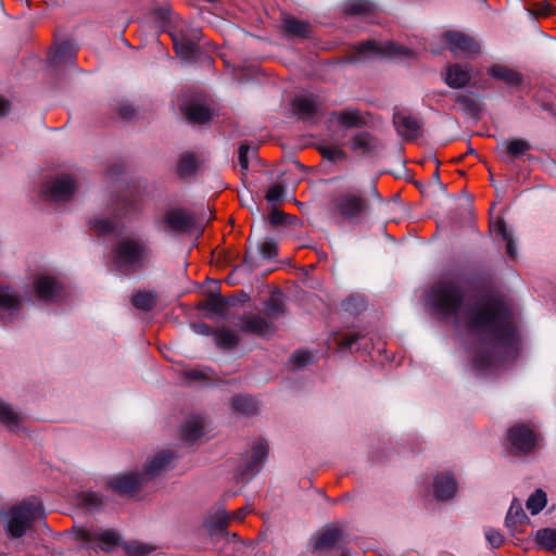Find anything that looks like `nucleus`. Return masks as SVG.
<instances>
[{"instance_id":"nucleus-1","label":"nucleus","mask_w":556,"mask_h":556,"mask_svg":"<svg viewBox=\"0 0 556 556\" xmlns=\"http://www.w3.org/2000/svg\"><path fill=\"white\" fill-rule=\"evenodd\" d=\"M428 301L441 318L453 317L475 340L472 365L483 374L513 361L519 351V336L509 309L497 301H466L458 281L434 283Z\"/></svg>"},{"instance_id":"nucleus-2","label":"nucleus","mask_w":556,"mask_h":556,"mask_svg":"<svg viewBox=\"0 0 556 556\" xmlns=\"http://www.w3.org/2000/svg\"><path fill=\"white\" fill-rule=\"evenodd\" d=\"M45 517L39 502L25 501L11 507L7 514L5 532L10 539H21L34 523Z\"/></svg>"},{"instance_id":"nucleus-3","label":"nucleus","mask_w":556,"mask_h":556,"mask_svg":"<svg viewBox=\"0 0 556 556\" xmlns=\"http://www.w3.org/2000/svg\"><path fill=\"white\" fill-rule=\"evenodd\" d=\"M368 210V201L361 192L342 191L333 194L328 211L333 217L350 223L358 222Z\"/></svg>"},{"instance_id":"nucleus-4","label":"nucleus","mask_w":556,"mask_h":556,"mask_svg":"<svg viewBox=\"0 0 556 556\" xmlns=\"http://www.w3.org/2000/svg\"><path fill=\"white\" fill-rule=\"evenodd\" d=\"M150 250L141 239L125 238L115 248V264L118 268L132 271L143 267Z\"/></svg>"},{"instance_id":"nucleus-5","label":"nucleus","mask_w":556,"mask_h":556,"mask_svg":"<svg viewBox=\"0 0 556 556\" xmlns=\"http://www.w3.org/2000/svg\"><path fill=\"white\" fill-rule=\"evenodd\" d=\"M410 54L412 52L408 49L392 41L367 40L354 47V50L348 56V62H364L374 58H402Z\"/></svg>"},{"instance_id":"nucleus-6","label":"nucleus","mask_w":556,"mask_h":556,"mask_svg":"<svg viewBox=\"0 0 556 556\" xmlns=\"http://www.w3.org/2000/svg\"><path fill=\"white\" fill-rule=\"evenodd\" d=\"M177 55L186 61H193L198 54L197 41L201 30L188 25L181 26L170 34Z\"/></svg>"},{"instance_id":"nucleus-7","label":"nucleus","mask_w":556,"mask_h":556,"mask_svg":"<svg viewBox=\"0 0 556 556\" xmlns=\"http://www.w3.org/2000/svg\"><path fill=\"white\" fill-rule=\"evenodd\" d=\"M507 440L518 454H529L539 444V434L528 425L516 424L507 431Z\"/></svg>"},{"instance_id":"nucleus-8","label":"nucleus","mask_w":556,"mask_h":556,"mask_svg":"<svg viewBox=\"0 0 556 556\" xmlns=\"http://www.w3.org/2000/svg\"><path fill=\"white\" fill-rule=\"evenodd\" d=\"M76 190V181L70 175H58L49 179L42 187L41 193L45 199L59 202L67 201Z\"/></svg>"},{"instance_id":"nucleus-9","label":"nucleus","mask_w":556,"mask_h":556,"mask_svg":"<svg viewBox=\"0 0 556 556\" xmlns=\"http://www.w3.org/2000/svg\"><path fill=\"white\" fill-rule=\"evenodd\" d=\"M21 295L10 286L0 283V323L13 320L22 308Z\"/></svg>"},{"instance_id":"nucleus-10","label":"nucleus","mask_w":556,"mask_h":556,"mask_svg":"<svg viewBox=\"0 0 556 556\" xmlns=\"http://www.w3.org/2000/svg\"><path fill=\"white\" fill-rule=\"evenodd\" d=\"M144 483V477L139 472L121 473L108 480L109 489L119 495L136 493Z\"/></svg>"},{"instance_id":"nucleus-11","label":"nucleus","mask_w":556,"mask_h":556,"mask_svg":"<svg viewBox=\"0 0 556 556\" xmlns=\"http://www.w3.org/2000/svg\"><path fill=\"white\" fill-rule=\"evenodd\" d=\"M350 150L361 156H374L383 149L380 139L368 131L355 134L349 143Z\"/></svg>"},{"instance_id":"nucleus-12","label":"nucleus","mask_w":556,"mask_h":556,"mask_svg":"<svg viewBox=\"0 0 556 556\" xmlns=\"http://www.w3.org/2000/svg\"><path fill=\"white\" fill-rule=\"evenodd\" d=\"M450 50L455 55L472 56L480 53V45L470 36L459 31H447L444 35Z\"/></svg>"},{"instance_id":"nucleus-13","label":"nucleus","mask_w":556,"mask_h":556,"mask_svg":"<svg viewBox=\"0 0 556 556\" xmlns=\"http://www.w3.org/2000/svg\"><path fill=\"white\" fill-rule=\"evenodd\" d=\"M486 74L508 88H519L523 85L522 74L503 63H492L486 67Z\"/></svg>"},{"instance_id":"nucleus-14","label":"nucleus","mask_w":556,"mask_h":556,"mask_svg":"<svg viewBox=\"0 0 556 556\" xmlns=\"http://www.w3.org/2000/svg\"><path fill=\"white\" fill-rule=\"evenodd\" d=\"M163 222L175 232H186L195 226L194 215L182 208L168 210L163 216Z\"/></svg>"},{"instance_id":"nucleus-15","label":"nucleus","mask_w":556,"mask_h":556,"mask_svg":"<svg viewBox=\"0 0 556 556\" xmlns=\"http://www.w3.org/2000/svg\"><path fill=\"white\" fill-rule=\"evenodd\" d=\"M531 149L529 141L522 138H515L503 141L497 146L498 157L504 163H513L517 157L523 155Z\"/></svg>"},{"instance_id":"nucleus-16","label":"nucleus","mask_w":556,"mask_h":556,"mask_svg":"<svg viewBox=\"0 0 556 556\" xmlns=\"http://www.w3.org/2000/svg\"><path fill=\"white\" fill-rule=\"evenodd\" d=\"M268 445L264 440H260L252 447L250 459L248 463L241 468L240 475L241 477L250 479L255 476L261 468L263 467L264 460L267 457Z\"/></svg>"},{"instance_id":"nucleus-17","label":"nucleus","mask_w":556,"mask_h":556,"mask_svg":"<svg viewBox=\"0 0 556 556\" xmlns=\"http://www.w3.org/2000/svg\"><path fill=\"white\" fill-rule=\"evenodd\" d=\"M240 329L243 332L257 336H267L275 330L273 321L260 315H243L239 318Z\"/></svg>"},{"instance_id":"nucleus-18","label":"nucleus","mask_w":556,"mask_h":556,"mask_svg":"<svg viewBox=\"0 0 556 556\" xmlns=\"http://www.w3.org/2000/svg\"><path fill=\"white\" fill-rule=\"evenodd\" d=\"M471 71L470 65H460L458 63L448 64L446 66L444 81L451 88H464L470 83Z\"/></svg>"},{"instance_id":"nucleus-19","label":"nucleus","mask_w":556,"mask_h":556,"mask_svg":"<svg viewBox=\"0 0 556 556\" xmlns=\"http://www.w3.org/2000/svg\"><path fill=\"white\" fill-rule=\"evenodd\" d=\"M173 457L174 455L169 451H161L156 453L144 464V469L141 472L142 477H144V481L148 482L149 480L165 471L168 468Z\"/></svg>"},{"instance_id":"nucleus-20","label":"nucleus","mask_w":556,"mask_h":556,"mask_svg":"<svg viewBox=\"0 0 556 556\" xmlns=\"http://www.w3.org/2000/svg\"><path fill=\"white\" fill-rule=\"evenodd\" d=\"M529 522V518L526 515L520 502L514 500L510 504L508 513L505 518V526L509 531L515 534L525 531L526 525Z\"/></svg>"},{"instance_id":"nucleus-21","label":"nucleus","mask_w":556,"mask_h":556,"mask_svg":"<svg viewBox=\"0 0 556 556\" xmlns=\"http://www.w3.org/2000/svg\"><path fill=\"white\" fill-rule=\"evenodd\" d=\"M318 99L314 94H299L292 101L294 113L302 119H311L318 109Z\"/></svg>"},{"instance_id":"nucleus-22","label":"nucleus","mask_w":556,"mask_h":556,"mask_svg":"<svg viewBox=\"0 0 556 556\" xmlns=\"http://www.w3.org/2000/svg\"><path fill=\"white\" fill-rule=\"evenodd\" d=\"M34 289L38 299L53 301L59 294V283L51 276H39L34 281Z\"/></svg>"},{"instance_id":"nucleus-23","label":"nucleus","mask_w":556,"mask_h":556,"mask_svg":"<svg viewBox=\"0 0 556 556\" xmlns=\"http://www.w3.org/2000/svg\"><path fill=\"white\" fill-rule=\"evenodd\" d=\"M230 521V514L224 508H218L204 520V527L211 535L225 534Z\"/></svg>"},{"instance_id":"nucleus-24","label":"nucleus","mask_w":556,"mask_h":556,"mask_svg":"<svg viewBox=\"0 0 556 556\" xmlns=\"http://www.w3.org/2000/svg\"><path fill=\"white\" fill-rule=\"evenodd\" d=\"M434 495L439 501H446L454 496L457 486L450 475H438L433 481Z\"/></svg>"},{"instance_id":"nucleus-25","label":"nucleus","mask_w":556,"mask_h":556,"mask_svg":"<svg viewBox=\"0 0 556 556\" xmlns=\"http://www.w3.org/2000/svg\"><path fill=\"white\" fill-rule=\"evenodd\" d=\"M394 124L399 134L409 139L417 137L421 127L420 121L410 115H395Z\"/></svg>"},{"instance_id":"nucleus-26","label":"nucleus","mask_w":556,"mask_h":556,"mask_svg":"<svg viewBox=\"0 0 556 556\" xmlns=\"http://www.w3.org/2000/svg\"><path fill=\"white\" fill-rule=\"evenodd\" d=\"M204 433V421L199 416L188 418L181 426V439L185 442H194Z\"/></svg>"},{"instance_id":"nucleus-27","label":"nucleus","mask_w":556,"mask_h":556,"mask_svg":"<svg viewBox=\"0 0 556 556\" xmlns=\"http://www.w3.org/2000/svg\"><path fill=\"white\" fill-rule=\"evenodd\" d=\"M184 113L186 118L193 124H204L208 122L213 113L208 106L198 103L191 102L185 105Z\"/></svg>"},{"instance_id":"nucleus-28","label":"nucleus","mask_w":556,"mask_h":556,"mask_svg":"<svg viewBox=\"0 0 556 556\" xmlns=\"http://www.w3.org/2000/svg\"><path fill=\"white\" fill-rule=\"evenodd\" d=\"M0 422L12 432L20 429L23 422V416L17 413L10 404L0 402Z\"/></svg>"},{"instance_id":"nucleus-29","label":"nucleus","mask_w":556,"mask_h":556,"mask_svg":"<svg viewBox=\"0 0 556 556\" xmlns=\"http://www.w3.org/2000/svg\"><path fill=\"white\" fill-rule=\"evenodd\" d=\"M76 47L70 41L62 42L50 55V62L53 66H60L72 61L76 54Z\"/></svg>"},{"instance_id":"nucleus-30","label":"nucleus","mask_w":556,"mask_h":556,"mask_svg":"<svg viewBox=\"0 0 556 556\" xmlns=\"http://www.w3.org/2000/svg\"><path fill=\"white\" fill-rule=\"evenodd\" d=\"M331 117L336 118V121L345 128L361 127L366 124L357 110L332 112Z\"/></svg>"},{"instance_id":"nucleus-31","label":"nucleus","mask_w":556,"mask_h":556,"mask_svg":"<svg viewBox=\"0 0 556 556\" xmlns=\"http://www.w3.org/2000/svg\"><path fill=\"white\" fill-rule=\"evenodd\" d=\"M231 407L235 413L243 416L255 415L258 410L257 402L249 395H236L231 400Z\"/></svg>"},{"instance_id":"nucleus-32","label":"nucleus","mask_w":556,"mask_h":556,"mask_svg":"<svg viewBox=\"0 0 556 556\" xmlns=\"http://www.w3.org/2000/svg\"><path fill=\"white\" fill-rule=\"evenodd\" d=\"M215 344L222 350H232L239 343V336L227 327L214 331Z\"/></svg>"},{"instance_id":"nucleus-33","label":"nucleus","mask_w":556,"mask_h":556,"mask_svg":"<svg viewBox=\"0 0 556 556\" xmlns=\"http://www.w3.org/2000/svg\"><path fill=\"white\" fill-rule=\"evenodd\" d=\"M83 539L86 541L96 540L103 544L101 546L102 549L109 551L111 547H114L119 544V535L116 531L112 529L103 530L101 532L94 533L91 535L89 532H85Z\"/></svg>"},{"instance_id":"nucleus-34","label":"nucleus","mask_w":556,"mask_h":556,"mask_svg":"<svg viewBox=\"0 0 556 556\" xmlns=\"http://www.w3.org/2000/svg\"><path fill=\"white\" fill-rule=\"evenodd\" d=\"M131 303L137 309L150 312L157 304V294L154 291H138L131 296Z\"/></svg>"},{"instance_id":"nucleus-35","label":"nucleus","mask_w":556,"mask_h":556,"mask_svg":"<svg viewBox=\"0 0 556 556\" xmlns=\"http://www.w3.org/2000/svg\"><path fill=\"white\" fill-rule=\"evenodd\" d=\"M342 533L337 528H329L323 531L314 542L315 549H328L333 547L341 539Z\"/></svg>"},{"instance_id":"nucleus-36","label":"nucleus","mask_w":556,"mask_h":556,"mask_svg":"<svg viewBox=\"0 0 556 556\" xmlns=\"http://www.w3.org/2000/svg\"><path fill=\"white\" fill-rule=\"evenodd\" d=\"M282 27L291 36L305 38L309 35V24L291 16L282 20Z\"/></svg>"},{"instance_id":"nucleus-37","label":"nucleus","mask_w":556,"mask_h":556,"mask_svg":"<svg viewBox=\"0 0 556 556\" xmlns=\"http://www.w3.org/2000/svg\"><path fill=\"white\" fill-rule=\"evenodd\" d=\"M375 5L368 0H350L344 3V13L348 15L362 16L374 11Z\"/></svg>"},{"instance_id":"nucleus-38","label":"nucleus","mask_w":556,"mask_h":556,"mask_svg":"<svg viewBox=\"0 0 556 556\" xmlns=\"http://www.w3.org/2000/svg\"><path fill=\"white\" fill-rule=\"evenodd\" d=\"M264 312L269 319H277L285 314V304L280 293L273 294L265 302Z\"/></svg>"},{"instance_id":"nucleus-39","label":"nucleus","mask_w":556,"mask_h":556,"mask_svg":"<svg viewBox=\"0 0 556 556\" xmlns=\"http://www.w3.org/2000/svg\"><path fill=\"white\" fill-rule=\"evenodd\" d=\"M455 101L460 105V109L464 111V113L469 116L476 117L481 111L480 103L471 96L457 94L455 97Z\"/></svg>"},{"instance_id":"nucleus-40","label":"nucleus","mask_w":556,"mask_h":556,"mask_svg":"<svg viewBox=\"0 0 556 556\" xmlns=\"http://www.w3.org/2000/svg\"><path fill=\"white\" fill-rule=\"evenodd\" d=\"M198 166L197 157L192 153H184L177 163V170L181 177L192 175Z\"/></svg>"},{"instance_id":"nucleus-41","label":"nucleus","mask_w":556,"mask_h":556,"mask_svg":"<svg viewBox=\"0 0 556 556\" xmlns=\"http://www.w3.org/2000/svg\"><path fill=\"white\" fill-rule=\"evenodd\" d=\"M546 503V493L539 489L533 494L530 495L526 503V506L532 515H536L545 507Z\"/></svg>"},{"instance_id":"nucleus-42","label":"nucleus","mask_w":556,"mask_h":556,"mask_svg":"<svg viewBox=\"0 0 556 556\" xmlns=\"http://www.w3.org/2000/svg\"><path fill=\"white\" fill-rule=\"evenodd\" d=\"M536 543L546 549H554L556 547V530L541 529L535 535Z\"/></svg>"},{"instance_id":"nucleus-43","label":"nucleus","mask_w":556,"mask_h":556,"mask_svg":"<svg viewBox=\"0 0 556 556\" xmlns=\"http://www.w3.org/2000/svg\"><path fill=\"white\" fill-rule=\"evenodd\" d=\"M319 152L324 159L330 162H338L346 159V154L340 146L323 144L319 147Z\"/></svg>"},{"instance_id":"nucleus-44","label":"nucleus","mask_w":556,"mask_h":556,"mask_svg":"<svg viewBox=\"0 0 556 556\" xmlns=\"http://www.w3.org/2000/svg\"><path fill=\"white\" fill-rule=\"evenodd\" d=\"M228 306L229 301L220 295L212 294L206 301V307L220 316L226 314Z\"/></svg>"},{"instance_id":"nucleus-45","label":"nucleus","mask_w":556,"mask_h":556,"mask_svg":"<svg viewBox=\"0 0 556 556\" xmlns=\"http://www.w3.org/2000/svg\"><path fill=\"white\" fill-rule=\"evenodd\" d=\"M90 227L100 235H108L115 230L116 225L113 219L109 218H94L90 222Z\"/></svg>"},{"instance_id":"nucleus-46","label":"nucleus","mask_w":556,"mask_h":556,"mask_svg":"<svg viewBox=\"0 0 556 556\" xmlns=\"http://www.w3.org/2000/svg\"><path fill=\"white\" fill-rule=\"evenodd\" d=\"M362 338V334L358 332H350L344 336H336L333 338L334 342L339 345L340 349H349L352 350L354 344Z\"/></svg>"},{"instance_id":"nucleus-47","label":"nucleus","mask_w":556,"mask_h":556,"mask_svg":"<svg viewBox=\"0 0 556 556\" xmlns=\"http://www.w3.org/2000/svg\"><path fill=\"white\" fill-rule=\"evenodd\" d=\"M126 549L129 556H147L153 551L151 546L138 542L129 543Z\"/></svg>"},{"instance_id":"nucleus-48","label":"nucleus","mask_w":556,"mask_h":556,"mask_svg":"<svg viewBox=\"0 0 556 556\" xmlns=\"http://www.w3.org/2000/svg\"><path fill=\"white\" fill-rule=\"evenodd\" d=\"M258 251L264 258H273L277 255V244L274 240L267 239L260 243Z\"/></svg>"},{"instance_id":"nucleus-49","label":"nucleus","mask_w":556,"mask_h":556,"mask_svg":"<svg viewBox=\"0 0 556 556\" xmlns=\"http://www.w3.org/2000/svg\"><path fill=\"white\" fill-rule=\"evenodd\" d=\"M83 504L88 508H98L102 504L101 496L94 492L84 493L81 496Z\"/></svg>"},{"instance_id":"nucleus-50","label":"nucleus","mask_w":556,"mask_h":556,"mask_svg":"<svg viewBox=\"0 0 556 556\" xmlns=\"http://www.w3.org/2000/svg\"><path fill=\"white\" fill-rule=\"evenodd\" d=\"M285 191L286 189L282 185H274L268 189L266 200L271 203L278 202L282 199Z\"/></svg>"},{"instance_id":"nucleus-51","label":"nucleus","mask_w":556,"mask_h":556,"mask_svg":"<svg viewBox=\"0 0 556 556\" xmlns=\"http://www.w3.org/2000/svg\"><path fill=\"white\" fill-rule=\"evenodd\" d=\"M485 538L493 548L500 547L504 542L503 535L497 530L491 528L485 530Z\"/></svg>"},{"instance_id":"nucleus-52","label":"nucleus","mask_w":556,"mask_h":556,"mask_svg":"<svg viewBox=\"0 0 556 556\" xmlns=\"http://www.w3.org/2000/svg\"><path fill=\"white\" fill-rule=\"evenodd\" d=\"M311 357V353L299 351L292 354L291 362L293 363L294 367L301 368L309 362Z\"/></svg>"},{"instance_id":"nucleus-53","label":"nucleus","mask_w":556,"mask_h":556,"mask_svg":"<svg viewBox=\"0 0 556 556\" xmlns=\"http://www.w3.org/2000/svg\"><path fill=\"white\" fill-rule=\"evenodd\" d=\"M116 110L118 115L125 119H130L136 114V111L130 103H121Z\"/></svg>"},{"instance_id":"nucleus-54","label":"nucleus","mask_w":556,"mask_h":556,"mask_svg":"<svg viewBox=\"0 0 556 556\" xmlns=\"http://www.w3.org/2000/svg\"><path fill=\"white\" fill-rule=\"evenodd\" d=\"M250 150V147L244 143L239 147V164L243 170H247L249 167L248 154Z\"/></svg>"},{"instance_id":"nucleus-55","label":"nucleus","mask_w":556,"mask_h":556,"mask_svg":"<svg viewBox=\"0 0 556 556\" xmlns=\"http://www.w3.org/2000/svg\"><path fill=\"white\" fill-rule=\"evenodd\" d=\"M290 218V215L285 214L279 210H273L269 215V220L273 225H282L287 223V219Z\"/></svg>"},{"instance_id":"nucleus-56","label":"nucleus","mask_w":556,"mask_h":556,"mask_svg":"<svg viewBox=\"0 0 556 556\" xmlns=\"http://www.w3.org/2000/svg\"><path fill=\"white\" fill-rule=\"evenodd\" d=\"M493 230L503 240H505L511 236V232L507 229L506 224L503 219H500L498 222H496L494 224Z\"/></svg>"},{"instance_id":"nucleus-57","label":"nucleus","mask_w":556,"mask_h":556,"mask_svg":"<svg viewBox=\"0 0 556 556\" xmlns=\"http://www.w3.org/2000/svg\"><path fill=\"white\" fill-rule=\"evenodd\" d=\"M553 7L549 3H540L535 7V9L532 11L534 15L539 16H547L552 13Z\"/></svg>"},{"instance_id":"nucleus-58","label":"nucleus","mask_w":556,"mask_h":556,"mask_svg":"<svg viewBox=\"0 0 556 556\" xmlns=\"http://www.w3.org/2000/svg\"><path fill=\"white\" fill-rule=\"evenodd\" d=\"M193 329L197 333H200L203 336H214V331L216 330L205 324H194Z\"/></svg>"},{"instance_id":"nucleus-59","label":"nucleus","mask_w":556,"mask_h":556,"mask_svg":"<svg viewBox=\"0 0 556 556\" xmlns=\"http://www.w3.org/2000/svg\"><path fill=\"white\" fill-rule=\"evenodd\" d=\"M504 241L506 242V253L508 254L509 257H515L517 252L513 240V236L505 239Z\"/></svg>"},{"instance_id":"nucleus-60","label":"nucleus","mask_w":556,"mask_h":556,"mask_svg":"<svg viewBox=\"0 0 556 556\" xmlns=\"http://www.w3.org/2000/svg\"><path fill=\"white\" fill-rule=\"evenodd\" d=\"M247 513H248L247 507L240 508V509H239V510H237L236 513L230 514V520H231V519H235V520H243V519H244V517L247 516Z\"/></svg>"},{"instance_id":"nucleus-61","label":"nucleus","mask_w":556,"mask_h":556,"mask_svg":"<svg viewBox=\"0 0 556 556\" xmlns=\"http://www.w3.org/2000/svg\"><path fill=\"white\" fill-rule=\"evenodd\" d=\"M186 375L188 378L193 379V380H201L204 378V374L198 369L189 370V371H187Z\"/></svg>"},{"instance_id":"nucleus-62","label":"nucleus","mask_w":556,"mask_h":556,"mask_svg":"<svg viewBox=\"0 0 556 556\" xmlns=\"http://www.w3.org/2000/svg\"><path fill=\"white\" fill-rule=\"evenodd\" d=\"M9 109L10 102L4 99H0V116L5 115L9 112Z\"/></svg>"},{"instance_id":"nucleus-63","label":"nucleus","mask_w":556,"mask_h":556,"mask_svg":"<svg viewBox=\"0 0 556 556\" xmlns=\"http://www.w3.org/2000/svg\"><path fill=\"white\" fill-rule=\"evenodd\" d=\"M159 13H160L161 18L167 20V18H169L170 10L167 8H162L159 10Z\"/></svg>"},{"instance_id":"nucleus-64","label":"nucleus","mask_w":556,"mask_h":556,"mask_svg":"<svg viewBox=\"0 0 556 556\" xmlns=\"http://www.w3.org/2000/svg\"><path fill=\"white\" fill-rule=\"evenodd\" d=\"M357 301H358V300H357L356 298H350V299H348V300L345 301V304H344V305H345V308H346L348 311H350V309H351V306L354 304V302H357Z\"/></svg>"}]
</instances>
